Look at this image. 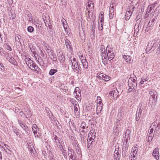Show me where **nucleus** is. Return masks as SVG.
<instances>
[{"label": "nucleus", "instance_id": "obj_1", "mask_svg": "<svg viewBox=\"0 0 160 160\" xmlns=\"http://www.w3.org/2000/svg\"><path fill=\"white\" fill-rule=\"evenodd\" d=\"M107 55L109 59L112 60L114 58L115 54L113 51V49L109 46H108L106 48Z\"/></svg>", "mask_w": 160, "mask_h": 160}, {"label": "nucleus", "instance_id": "obj_2", "mask_svg": "<svg viewBox=\"0 0 160 160\" xmlns=\"http://www.w3.org/2000/svg\"><path fill=\"white\" fill-rule=\"evenodd\" d=\"M32 129L35 137L39 138L41 136L39 129L36 124H34L33 125Z\"/></svg>", "mask_w": 160, "mask_h": 160}, {"label": "nucleus", "instance_id": "obj_3", "mask_svg": "<svg viewBox=\"0 0 160 160\" xmlns=\"http://www.w3.org/2000/svg\"><path fill=\"white\" fill-rule=\"evenodd\" d=\"M118 92L116 89H113L109 92V95L110 96L112 97V99L116 100L118 96Z\"/></svg>", "mask_w": 160, "mask_h": 160}, {"label": "nucleus", "instance_id": "obj_4", "mask_svg": "<svg viewBox=\"0 0 160 160\" xmlns=\"http://www.w3.org/2000/svg\"><path fill=\"white\" fill-rule=\"evenodd\" d=\"M28 67L32 70H34L36 72H38L40 70L39 68L36 63L33 61H32V63L30 65H29Z\"/></svg>", "mask_w": 160, "mask_h": 160}, {"label": "nucleus", "instance_id": "obj_5", "mask_svg": "<svg viewBox=\"0 0 160 160\" xmlns=\"http://www.w3.org/2000/svg\"><path fill=\"white\" fill-rule=\"evenodd\" d=\"M98 78L100 79H102L105 82L108 81L110 79V77L108 75H106L103 73H101L98 76Z\"/></svg>", "mask_w": 160, "mask_h": 160}, {"label": "nucleus", "instance_id": "obj_6", "mask_svg": "<svg viewBox=\"0 0 160 160\" xmlns=\"http://www.w3.org/2000/svg\"><path fill=\"white\" fill-rule=\"evenodd\" d=\"M87 9L89 13L90 12L92 13L94 10V5L92 2H88Z\"/></svg>", "mask_w": 160, "mask_h": 160}, {"label": "nucleus", "instance_id": "obj_7", "mask_svg": "<svg viewBox=\"0 0 160 160\" xmlns=\"http://www.w3.org/2000/svg\"><path fill=\"white\" fill-rule=\"evenodd\" d=\"M73 94L77 99H78H78H80V97L81 96V92L79 88L76 87L75 88Z\"/></svg>", "mask_w": 160, "mask_h": 160}, {"label": "nucleus", "instance_id": "obj_8", "mask_svg": "<svg viewBox=\"0 0 160 160\" xmlns=\"http://www.w3.org/2000/svg\"><path fill=\"white\" fill-rule=\"evenodd\" d=\"M152 155L157 160L159 159V156L158 148H157L153 150Z\"/></svg>", "mask_w": 160, "mask_h": 160}, {"label": "nucleus", "instance_id": "obj_9", "mask_svg": "<svg viewBox=\"0 0 160 160\" xmlns=\"http://www.w3.org/2000/svg\"><path fill=\"white\" fill-rule=\"evenodd\" d=\"M154 21H149L148 22H145L146 24L148 23L147 27L145 30L146 32H148L150 30V28L152 27Z\"/></svg>", "mask_w": 160, "mask_h": 160}, {"label": "nucleus", "instance_id": "obj_10", "mask_svg": "<svg viewBox=\"0 0 160 160\" xmlns=\"http://www.w3.org/2000/svg\"><path fill=\"white\" fill-rule=\"evenodd\" d=\"M72 68L73 69L77 70V68H78V65L76 59L75 58H73V62L72 61Z\"/></svg>", "mask_w": 160, "mask_h": 160}, {"label": "nucleus", "instance_id": "obj_11", "mask_svg": "<svg viewBox=\"0 0 160 160\" xmlns=\"http://www.w3.org/2000/svg\"><path fill=\"white\" fill-rule=\"evenodd\" d=\"M128 85V87H129V88L128 90V92H131L132 90L134 89L136 86V83L135 82H133L132 83L129 82Z\"/></svg>", "mask_w": 160, "mask_h": 160}, {"label": "nucleus", "instance_id": "obj_12", "mask_svg": "<svg viewBox=\"0 0 160 160\" xmlns=\"http://www.w3.org/2000/svg\"><path fill=\"white\" fill-rule=\"evenodd\" d=\"M82 55L81 56L80 58V60L82 64L83 67L85 68H87L88 67V63L86 61V59H82Z\"/></svg>", "mask_w": 160, "mask_h": 160}, {"label": "nucleus", "instance_id": "obj_13", "mask_svg": "<svg viewBox=\"0 0 160 160\" xmlns=\"http://www.w3.org/2000/svg\"><path fill=\"white\" fill-rule=\"evenodd\" d=\"M155 3H153L148 6L147 9L146 14L150 13L152 10L154 9L155 7Z\"/></svg>", "mask_w": 160, "mask_h": 160}, {"label": "nucleus", "instance_id": "obj_14", "mask_svg": "<svg viewBox=\"0 0 160 160\" xmlns=\"http://www.w3.org/2000/svg\"><path fill=\"white\" fill-rule=\"evenodd\" d=\"M138 151V148L137 147H135L133 148L130 155L137 156Z\"/></svg>", "mask_w": 160, "mask_h": 160}, {"label": "nucleus", "instance_id": "obj_15", "mask_svg": "<svg viewBox=\"0 0 160 160\" xmlns=\"http://www.w3.org/2000/svg\"><path fill=\"white\" fill-rule=\"evenodd\" d=\"M149 94L153 99H154L155 97H156V98H157V92L155 90H152L150 91Z\"/></svg>", "mask_w": 160, "mask_h": 160}, {"label": "nucleus", "instance_id": "obj_16", "mask_svg": "<svg viewBox=\"0 0 160 160\" xmlns=\"http://www.w3.org/2000/svg\"><path fill=\"white\" fill-rule=\"evenodd\" d=\"M141 106H142V105H141ZM142 109H143V108H142V107L141 106L138 115L137 114L136 115V120L137 121H138L140 119Z\"/></svg>", "mask_w": 160, "mask_h": 160}, {"label": "nucleus", "instance_id": "obj_17", "mask_svg": "<svg viewBox=\"0 0 160 160\" xmlns=\"http://www.w3.org/2000/svg\"><path fill=\"white\" fill-rule=\"evenodd\" d=\"M18 122L21 128L26 132V127L25 124L22 121L19 120H18Z\"/></svg>", "mask_w": 160, "mask_h": 160}, {"label": "nucleus", "instance_id": "obj_18", "mask_svg": "<svg viewBox=\"0 0 160 160\" xmlns=\"http://www.w3.org/2000/svg\"><path fill=\"white\" fill-rule=\"evenodd\" d=\"M92 137L93 138H95V132L94 130H91L88 134V138Z\"/></svg>", "mask_w": 160, "mask_h": 160}, {"label": "nucleus", "instance_id": "obj_19", "mask_svg": "<svg viewBox=\"0 0 160 160\" xmlns=\"http://www.w3.org/2000/svg\"><path fill=\"white\" fill-rule=\"evenodd\" d=\"M71 43L70 42L68 39L65 41V44L67 49L69 50H71V47L70 45Z\"/></svg>", "mask_w": 160, "mask_h": 160}, {"label": "nucleus", "instance_id": "obj_20", "mask_svg": "<svg viewBox=\"0 0 160 160\" xmlns=\"http://www.w3.org/2000/svg\"><path fill=\"white\" fill-rule=\"evenodd\" d=\"M7 59L8 61L11 63L14 64L15 63V61L14 58L12 57L11 56L8 55L7 57Z\"/></svg>", "mask_w": 160, "mask_h": 160}, {"label": "nucleus", "instance_id": "obj_21", "mask_svg": "<svg viewBox=\"0 0 160 160\" xmlns=\"http://www.w3.org/2000/svg\"><path fill=\"white\" fill-rule=\"evenodd\" d=\"M123 57L126 62H130L131 60V58L130 56L124 55L123 56Z\"/></svg>", "mask_w": 160, "mask_h": 160}, {"label": "nucleus", "instance_id": "obj_22", "mask_svg": "<svg viewBox=\"0 0 160 160\" xmlns=\"http://www.w3.org/2000/svg\"><path fill=\"white\" fill-rule=\"evenodd\" d=\"M103 21H100L98 22V28L100 30H102L103 29Z\"/></svg>", "mask_w": 160, "mask_h": 160}, {"label": "nucleus", "instance_id": "obj_23", "mask_svg": "<svg viewBox=\"0 0 160 160\" xmlns=\"http://www.w3.org/2000/svg\"><path fill=\"white\" fill-rule=\"evenodd\" d=\"M25 61L26 64L28 67H29V65H30L32 63L33 61L29 58H26Z\"/></svg>", "mask_w": 160, "mask_h": 160}, {"label": "nucleus", "instance_id": "obj_24", "mask_svg": "<svg viewBox=\"0 0 160 160\" xmlns=\"http://www.w3.org/2000/svg\"><path fill=\"white\" fill-rule=\"evenodd\" d=\"M88 139H87V146L88 147V148L90 145V144H91L92 142V141L90 143V142L92 141V140H94L95 138H92V137H89L88 138Z\"/></svg>", "mask_w": 160, "mask_h": 160}, {"label": "nucleus", "instance_id": "obj_25", "mask_svg": "<svg viewBox=\"0 0 160 160\" xmlns=\"http://www.w3.org/2000/svg\"><path fill=\"white\" fill-rule=\"evenodd\" d=\"M58 59L61 62H63L65 60L64 56L62 54H60L58 56Z\"/></svg>", "mask_w": 160, "mask_h": 160}, {"label": "nucleus", "instance_id": "obj_26", "mask_svg": "<svg viewBox=\"0 0 160 160\" xmlns=\"http://www.w3.org/2000/svg\"><path fill=\"white\" fill-rule=\"evenodd\" d=\"M88 128V127L87 126L86 128V130H81V129H80V133H82L83 135H87V133L88 131V130L87 129V128Z\"/></svg>", "mask_w": 160, "mask_h": 160}, {"label": "nucleus", "instance_id": "obj_27", "mask_svg": "<svg viewBox=\"0 0 160 160\" xmlns=\"http://www.w3.org/2000/svg\"><path fill=\"white\" fill-rule=\"evenodd\" d=\"M97 105H102V102L101 98L99 96L97 97Z\"/></svg>", "mask_w": 160, "mask_h": 160}, {"label": "nucleus", "instance_id": "obj_28", "mask_svg": "<svg viewBox=\"0 0 160 160\" xmlns=\"http://www.w3.org/2000/svg\"><path fill=\"white\" fill-rule=\"evenodd\" d=\"M104 13L103 12H100L98 17L99 20H102L104 19Z\"/></svg>", "mask_w": 160, "mask_h": 160}, {"label": "nucleus", "instance_id": "obj_29", "mask_svg": "<svg viewBox=\"0 0 160 160\" xmlns=\"http://www.w3.org/2000/svg\"><path fill=\"white\" fill-rule=\"evenodd\" d=\"M57 72L58 70L57 69H51L50 70L49 73L50 75H52Z\"/></svg>", "mask_w": 160, "mask_h": 160}, {"label": "nucleus", "instance_id": "obj_30", "mask_svg": "<svg viewBox=\"0 0 160 160\" xmlns=\"http://www.w3.org/2000/svg\"><path fill=\"white\" fill-rule=\"evenodd\" d=\"M102 105H97V112H100L102 109Z\"/></svg>", "mask_w": 160, "mask_h": 160}, {"label": "nucleus", "instance_id": "obj_31", "mask_svg": "<svg viewBox=\"0 0 160 160\" xmlns=\"http://www.w3.org/2000/svg\"><path fill=\"white\" fill-rule=\"evenodd\" d=\"M79 36L81 37V39L82 40H84L85 39V34L83 33V32L80 33Z\"/></svg>", "mask_w": 160, "mask_h": 160}, {"label": "nucleus", "instance_id": "obj_32", "mask_svg": "<svg viewBox=\"0 0 160 160\" xmlns=\"http://www.w3.org/2000/svg\"><path fill=\"white\" fill-rule=\"evenodd\" d=\"M100 50L101 52H105V47L103 45H101L100 47Z\"/></svg>", "mask_w": 160, "mask_h": 160}, {"label": "nucleus", "instance_id": "obj_33", "mask_svg": "<svg viewBox=\"0 0 160 160\" xmlns=\"http://www.w3.org/2000/svg\"><path fill=\"white\" fill-rule=\"evenodd\" d=\"M68 156L69 155H71L72 154V152H73V150H72V149L70 147L68 148Z\"/></svg>", "mask_w": 160, "mask_h": 160}, {"label": "nucleus", "instance_id": "obj_34", "mask_svg": "<svg viewBox=\"0 0 160 160\" xmlns=\"http://www.w3.org/2000/svg\"><path fill=\"white\" fill-rule=\"evenodd\" d=\"M28 148L29 150L30 151L31 153H32L33 152V149L34 148V147L32 145H31Z\"/></svg>", "mask_w": 160, "mask_h": 160}, {"label": "nucleus", "instance_id": "obj_35", "mask_svg": "<svg viewBox=\"0 0 160 160\" xmlns=\"http://www.w3.org/2000/svg\"><path fill=\"white\" fill-rule=\"evenodd\" d=\"M86 126V124L85 123L83 122L82 123L81 126H80V127L82 129H85Z\"/></svg>", "mask_w": 160, "mask_h": 160}, {"label": "nucleus", "instance_id": "obj_36", "mask_svg": "<svg viewBox=\"0 0 160 160\" xmlns=\"http://www.w3.org/2000/svg\"><path fill=\"white\" fill-rule=\"evenodd\" d=\"M76 152L77 153L78 155H80L81 154V150H80L79 148L78 147L77 148H76Z\"/></svg>", "mask_w": 160, "mask_h": 160}, {"label": "nucleus", "instance_id": "obj_37", "mask_svg": "<svg viewBox=\"0 0 160 160\" xmlns=\"http://www.w3.org/2000/svg\"><path fill=\"white\" fill-rule=\"evenodd\" d=\"M27 29L29 32H32L33 31L34 28L31 26H29L28 28Z\"/></svg>", "mask_w": 160, "mask_h": 160}, {"label": "nucleus", "instance_id": "obj_38", "mask_svg": "<svg viewBox=\"0 0 160 160\" xmlns=\"http://www.w3.org/2000/svg\"><path fill=\"white\" fill-rule=\"evenodd\" d=\"M137 156H133L132 155H130V158H129V160H136L137 159Z\"/></svg>", "mask_w": 160, "mask_h": 160}, {"label": "nucleus", "instance_id": "obj_39", "mask_svg": "<svg viewBox=\"0 0 160 160\" xmlns=\"http://www.w3.org/2000/svg\"><path fill=\"white\" fill-rule=\"evenodd\" d=\"M148 47L145 50V52H146V53L148 52L152 49V46H151L150 47H149L148 45Z\"/></svg>", "mask_w": 160, "mask_h": 160}, {"label": "nucleus", "instance_id": "obj_40", "mask_svg": "<svg viewBox=\"0 0 160 160\" xmlns=\"http://www.w3.org/2000/svg\"><path fill=\"white\" fill-rule=\"evenodd\" d=\"M70 160H76L75 157L73 156L72 154L71 155H69Z\"/></svg>", "mask_w": 160, "mask_h": 160}, {"label": "nucleus", "instance_id": "obj_41", "mask_svg": "<svg viewBox=\"0 0 160 160\" xmlns=\"http://www.w3.org/2000/svg\"><path fill=\"white\" fill-rule=\"evenodd\" d=\"M101 56L102 57H107V53L106 54L105 52H101Z\"/></svg>", "mask_w": 160, "mask_h": 160}, {"label": "nucleus", "instance_id": "obj_42", "mask_svg": "<svg viewBox=\"0 0 160 160\" xmlns=\"http://www.w3.org/2000/svg\"><path fill=\"white\" fill-rule=\"evenodd\" d=\"M29 47H30V50H31V51L32 52H34V50H35V47L32 45H30Z\"/></svg>", "mask_w": 160, "mask_h": 160}, {"label": "nucleus", "instance_id": "obj_43", "mask_svg": "<svg viewBox=\"0 0 160 160\" xmlns=\"http://www.w3.org/2000/svg\"><path fill=\"white\" fill-rule=\"evenodd\" d=\"M114 158H118V155L119 154V153L117 151L116 152L115 151L114 152Z\"/></svg>", "mask_w": 160, "mask_h": 160}, {"label": "nucleus", "instance_id": "obj_44", "mask_svg": "<svg viewBox=\"0 0 160 160\" xmlns=\"http://www.w3.org/2000/svg\"><path fill=\"white\" fill-rule=\"evenodd\" d=\"M147 80L146 79H145L144 78H141V80L140 82V83L141 84H143L144 82L146 81Z\"/></svg>", "mask_w": 160, "mask_h": 160}, {"label": "nucleus", "instance_id": "obj_45", "mask_svg": "<svg viewBox=\"0 0 160 160\" xmlns=\"http://www.w3.org/2000/svg\"><path fill=\"white\" fill-rule=\"evenodd\" d=\"M152 136H149L148 137L147 141L149 142H151L152 140Z\"/></svg>", "mask_w": 160, "mask_h": 160}, {"label": "nucleus", "instance_id": "obj_46", "mask_svg": "<svg viewBox=\"0 0 160 160\" xmlns=\"http://www.w3.org/2000/svg\"><path fill=\"white\" fill-rule=\"evenodd\" d=\"M84 72L85 73V75H86L87 76H88V74L89 73V72L88 70H84Z\"/></svg>", "mask_w": 160, "mask_h": 160}, {"label": "nucleus", "instance_id": "obj_47", "mask_svg": "<svg viewBox=\"0 0 160 160\" xmlns=\"http://www.w3.org/2000/svg\"><path fill=\"white\" fill-rule=\"evenodd\" d=\"M54 139L56 143H57L58 142L59 140L58 139V138L57 136H54Z\"/></svg>", "mask_w": 160, "mask_h": 160}, {"label": "nucleus", "instance_id": "obj_48", "mask_svg": "<svg viewBox=\"0 0 160 160\" xmlns=\"http://www.w3.org/2000/svg\"><path fill=\"white\" fill-rule=\"evenodd\" d=\"M117 130H118V128H117V127L114 130V131L113 132V133L114 134H117V133H118V131Z\"/></svg>", "mask_w": 160, "mask_h": 160}, {"label": "nucleus", "instance_id": "obj_49", "mask_svg": "<svg viewBox=\"0 0 160 160\" xmlns=\"http://www.w3.org/2000/svg\"><path fill=\"white\" fill-rule=\"evenodd\" d=\"M46 51L48 53H50L51 51L50 48H47L46 50ZM51 53H52V52H51Z\"/></svg>", "mask_w": 160, "mask_h": 160}, {"label": "nucleus", "instance_id": "obj_50", "mask_svg": "<svg viewBox=\"0 0 160 160\" xmlns=\"http://www.w3.org/2000/svg\"><path fill=\"white\" fill-rule=\"evenodd\" d=\"M7 49L10 51H11L12 50V48L9 45H8L7 47Z\"/></svg>", "mask_w": 160, "mask_h": 160}, {"label": "nucleus", "instance_id": "obj_51", "mask_svg": "<svg viewBox=\"0 0 160 160\" xmlns=\"http://www.w3.org/2000/svg\"><path fill=\"white\" fill-rule=\"evenodd\" d=\"M160 53V48H159L157 49L156 54L158 55Z\"/></svg>", "mask_w": 160, "mask_h": 160}, {"label": "nucleus", "instance_id": "obj_52", "mask_svg": "<svg viewBox=\"0 0 160 160\" xmlns=\"http://www.w3.org/2000/svg\"><path fill=\"white\" fill-rule=\"evenodd\" d=\"M15 40L16 41H17L19 42V37L18 36H17L15 38Z\"/></svg>", "mask_w": 160, "mask_h": 160}, {"label": "nucleus", "instance_id": "obj_53", "mask_svg": "<svg viewBox=\"0 0 160 160\" xmlns=\"http://www.w3.org/2000/svg\"><path fill=\"white\" fill-rule=\"evenodd\" d=\"M113 17V14H112V13L110 14V16H109V19H112Z\"/></svg>", "mask_w": 160, "mask_h": 160}, {"label": "nucleus", "instance_id": "obj_54", "mask_svg": "<svg viewBox=\"0 0 160 160\" xmlns=\"http://www.w3.org/2000/svg\"><path fill=\"white\" fill-rule=\"evenodd\" d=\"M28 117H29L31 116V112L30 111L28 110Z\"/></svg>", "mask_w": 160, "mask_h": 160}, {"label": "nucleus", "instance_id": "obj_55", "mask_svg": "<svg viewBox=\"0 0 160 160\" xmlns=\"http://www.w3.org/2000/svg\"><path fill=\"white\" fill-rule=\"evenodd\" d=\"M107 58V57H102V62H105V60L104 61V60H105Z\"/></svg>", "mask_w": 160, "mask_h": 160}, {"label": "nucleus", "instance_id": "obj_56", "mask_svg": "<svg viewBox=\"0 0 160 160\" xmlns=\"http://www.w3.org/2000/svg\"><path fill=\"white\" fill-rule=\"evenodd\" d=\"M52 60L53 61H56L57 60V58L56 57H54L52 58Z\"/></svg>", "mask_w": 160, "mask_h": 160}, {"label": "nucleus", "instance_id": "obj_57", "mask_svg": "<svg viewBox=\"0 0 160 160\" xmlns=\"http://www.w3.org/2000/svg\"><path fill=\"white\" fill-rule=\"evenodd\" d=\"M78 56L79 57V58L80 59V57H81V56L82 55L81 54V52H79L78 53Z\"/></svg>", "mask_w": 160, "mask_h": 160}, {"label": "nucleus", "instance_id": "obj_58", "mask_svg": "<svg viewBox=\"0 0 160 160\" xmlns=\"http://www.w3.org/2000/svg\"><path fill=\"white\" fill-rule=\"evenodd\" d=\"M74 108L75 110V112H77L78 111V108L76 107H75V106H74Z\"/></svg>", "mask_w": 160, "mask_h": 160}, {"label": "nucleus", "instance_id": "obj_59", "mask_svg": "<svg viewBox=\"0 0 160 160\" xmlns=\"http://www.w3.org/2000/svg\"><path fill=\"white\" fill-rule=\"evenodd\" d=\"M80 137L81 138H82V137H83L84 135H83L82 133H80Z\"/></svg>", "mask_w": 160, "mask_h": 160}, {"label": "nucleus", "instance_id": "obj_60", "mask_svg": "<svg viewBox=\"0 0 160 160\" xmlns=\"http://www.w3.org/2000/svg\"><path fill=\"white\" fill-rule=\"evenodd\" d=\"M2 40L1 37V35L0 34V43H2Z\"/></svg>", "mask_w": 160, "mask_h": 160}, {"label": "nucleus", "instance_id": "obj_61", "mask_svg": "<svg viewBox=\"0 0 160 160\" xmlns=\"http://www.w3.org/2000/svg\"><path fill=\"white\" fill-rule=\"evenodd\" d=\"M1 67L3 68H4V67L2 63H0V68Z\"/></svg>", "mask_w": 160, "mask_h": 160}, {"label": "nucleus", "instance_id": "obj_62", "mask_svg": "<svg viewBox=\"0 0 160 160\" xmlns=\"http://www.w3.org/2000/svg\"><path fill=\"white\" fill-rule=\"evenodd\" d=\"M19 110L18 108H16L15 109V112H18Z\"/></svg>", "mask_w": 160, "mask_h": 160}, {"label": "nucleus", "instance_id": "obj_63", "mask_svg": "<svg viewBox=\"0 0 160 160\" xmlns=\"http://www.w3.org/2000/svg\"><path fill=\"white\" fill-rule=\"evenodd\" d=\"M113 7H114L113 6H112V7L110 9V11H111V10L113 11Z\"/></svg>", "mask_w": 160, "mask_h": 160}, {"label": "nucleus", "instance_id": "obj_64", "mask_svg": "<svg viewBox=\"0 0 160 160\" xmlns=\"http://www.w3.org/2000/svg\"><path fill=\"white\" fill-rule=\"evenodd\" d=\"M19 113L21 115V116H22L23 114V113L22 112H20Z\"/></svg>", "mask_w": 160, "mask_h": 160}]
</instances>
